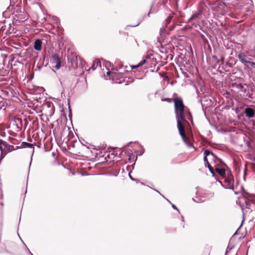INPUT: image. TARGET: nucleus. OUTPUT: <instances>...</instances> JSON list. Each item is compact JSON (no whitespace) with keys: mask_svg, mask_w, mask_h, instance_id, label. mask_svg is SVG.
Here are the masks:
<instances>
[{"mask_svg":"<svg viewBox=\"0 0 255 255\" xmlns=\"http://www.w3.org/2000/svg\"><path fill=\"white\" fill-rule=\"evenodd\" d=\"M175 110V117L177 121V128L183 141L186 143L188 146H193V145L189 143L185 137V127L184 123H187L185 120V114L184 108L176 109Z\"/></svg>","mask_w":255,"mask_h":255,"instance_id":"obj_1","label":"nucleus"},{"mask_svg":"<svg viewBox=\"0 0 255 255\" xmlns=\"http://www.w3.org/2000/svg\"><path fill=\"white\" fill-rule=\"evenodd\" d=\"M15 149L13 145H10L6 141L0 139V151L1 153L3 151L9 152Z\"/></svg>","mask_w":255,"mask_h":255,"instance_id":"obj_2","label":"nucleus"},{"mask_svg":"<svg viewBox=\"0 0 255 255\" xmlns=\"http://www.w3.org/2000/svg\"><path fill=\"white\" fill-rule=\"evenodd\" d=\"M50 62L53 64H56L54 66L56 69L58 70L61 66V61L57 53H54L50 57Z\"/></svg>","mask_w":255,"mask_h":255,"instance_id":"obj_3","label":"nucleus"},{"mask_svg":"<svg viewBox=\"0 0 255 255\" xmlns=\"http://www.w3.org/2000/svg\"><path fill=\"white\" fill-rule=\"evenodd\" d=\"M225 178L224 188L234 190V177H226Z\"/></svg>","mask_w":255,"mask_h":255,"instance_id":"obj_4","label":"nucleus"},{"mask_svg":"<svg viewBox=\"0 0 255 255\" xmlns=\"http://www.w3.org/2000/svg\"><path fill=\"white\" fill-rule=\"evenodd\" d=\"M26 147L32 148V156L31 157V161H30V165H29V167H30L32 159V155L34 152V147L33 146V144L28 143V142H27L26 141H23V142H22L20 146H17L15 147V149H17L19 148H26Z\"/></svg>","mask_w":255,"mask_h":255,"instance_id":"obj_5","label":"nucleus"},{"mask_svg":"<svg viewBox=\"0 0 255 255\" xmlns=\"http://www.w3.org/2000/svg\"><path fill=\"white\" fill-rule=\"evenodd\" d=\"M174 103V110L185 108L183 100L180 98H176L173 99Z\"/></svg>","mask_w":255,"mask_h":255,"instance_id":"obj_6","label":"nucleus"},{"mask_svg":"<svg viewBox=\"0 0 255 255\" xmlns=\"http://www.w3.org/2000/svg\"><path fill=\"white\" fill-rule=\"evenodd\" d=\"M246 117L249 119L254 118L255 116V111L252 108L246 107L244 112Z\"/></svg>","mask_w":255,"mask_h":255,"instance_id":"obj_7","label":"nucleus"},{"mask_svg":"<svg viewBox=\"0 0 255 255\" xmlns=\"http://www.w3.org/2000/svg\"><path fill=\"white\" fill-rule=\"evenodd\" d=\"M74 80L72 77H69L68 78L63 79L61 81V83L65 87H71L73 86Z\"/></svg>","mask_w":255,"mask_h":255,"instance_id":"obj_8","label":"nucleus"},{"mask_svg":"<svg viewBox=\"0 0 255 255\" xmlns=\"http://www.w3.org/2000/svg\"><path fill=\"white\" fill-rule=\"evenodd\" d=\"M237 57L243 64L248 67V63L250 60H251V58H249L247 59L246 56L242 52L239 53Z\"/></svg>","mask_w":255,"mask_h":255,"instance_id":"obj_9","label":"nucleus"},{"mask_svg":"<svg viewBox=\"0 0 255 255\" xmlns=\"http://www.w3.org/2000/svg\"><path fill=\"white\" fill-rule=\"evenodd\" d=\"M18 47L16 46L14 47L16 50L15 52L16 53V54L19 57H24V55L26 53L27 49L22 48L21 50H20V48L22 47L19 44H18Z\"/></svg>","mask_w":255,"mask_h":255,"instance_id":"obj_10","label":"nucleus"},{"mask_svg":"<svg viewBox=\"0 0 255 255\" xmlns=\"http://www.w3.org/2000/svg\"><path fill=\"white\" fill-rule=\"evenodd\" d=\"M231 86L232 88L242 92L246 91V88L241 83L234 82L231 83Z\"/></svg>","mask_w":255,"mask_h":255,"instance_id":"obj_11","label":"nucleus"},{"mask_svg":"<svg viewBox=\"0 0 255 255\" xmlns=\"http://www.w3.org/2000/svg\"><path fill=\"white\" fill-rule=\"evenodd\" d=\"M172 18V15H168L166 19L163 22V26L162 28L160 29V33L161 34V33H163L165 29V28L167 27V25L170 23L171 19Z\"/></svg>","mask_w":255,"mask_h":255,"instance_id":"obj_12","label":"nucleus"},{"mask_svg":"<svg viewBox=\"0 0 255 255\" xmlns=\"http://www.w3.org/2000/svg\"><path fill=\"white\" fill-rule=\"evenodd\" d=\"M42 40L40 39H37L34 42V49L37 51H40L42 49Z\"/></svg>","mask_w":255,"mask_h":255,"instance_id":"obj_13","label":"nucleus"},{"mask_svg":"<svg viewBox=\"0 0 255 255\" xmlns=\"http://www.w3.org/2000/svg\"><path fill=\"white\" fill-rule=\"evenodd\" d=\"M209 155H211L213 157V159L214 160L215 158H217V155L214 153L213 152H211L208 149H206L204 151V157L203 160H206L207 159V156Z\"/></svg>","mask_w":255,"mask_h":255,"instance_id":"obj_14","label":"nucleus"},{"mask_svg":"<svg viewBox=\"0 0 255 255\" xmlns=\"http://www.w3.org/2000/svg\"><path fill=\"white\" fill-rule=\"evenodd\" d=\"M68 62H70L74 68L78 67L77 57H68Z\"/></svg>","mask_w":255,"mask_h":255,"instance_id":"obj_15","label":"nucleus"},{"mask_svg":"<svg viewBox=\"0 0 255 255\" xmlns=\"http://www.w3.org/2000/svg\"><path fill=\"white\" fill-rule=\"evenodd\" d=\"M14 31V28L12 27L11 24H8V27L7 28L6 30L4 32V33H2V36H3V38H5V37L11 33H12Z\"/></svg>","mask_w":255,"mask_h":255,"instance_id":"obj_16","label":"nucleus"},{"mask_svg":"<svg viewBox=\"0 0 255 255\" xmlns=\"http://www.w3.org/2000/svg\"><path fill=\"white\" fill-rule=\"evenodd\" d=\"M215 171L219 174V175H220L222 177H225L226 169L225 168H220L219 167H216L215 168Z\"/></svg>","mask_w":255,"mask_h":255,"instance_id":"obj_17","label":"nucleus"},{"mask_svg":"<svg viewBox=\"0 0 255 255\" xmlns=\"http://www.w3.org/2000/svg\"><path fill=\"white\" fill-rule=\"evenodd\" d=\"M13 19L16 21H23L25 17H23V14H22L21 12L19 14H14L13 16Z\"/></svg>","mask_w":255,"mask_h":255,"instance_id":"obj_18","label":"nucleus"},{"mask_svg":"<svg viewBox=\"0 0 255 255\" xmlns=\"http://www.w3.org/2000/svg\"><path fill=\"white\" fill-rule=\"evenodd\" d=\"M38 62L40 63L43 67H46L48 64V61L47 60L45 59V55H43L42 57L39 59Z\"/></svg>","mask_w":255,"mask_h":255,"instance_id":"obj_19","label":"nucleus"},{"mask_svg":"<svg viewBox=\"0 0 255 255\" xmlns=\"http://www.w3.org/2000/svg\"><path fill=\"white\" fill-rule=\"evenodd\" d=\"M215 162H217L221 166L228 167L227 165L220 158L217 157V158H215L214 160Z\"/></svg>","mask_w":255,"mask_h":255,"instance_id":"obj_20","label":"nucleus"},{"mask_svg":"<svg viewBox=\"0 0 255 255\" xmlns=\"http://www.w3.org/2000/svg\"><path fill=\"white\" fill-rule=\"evenodd\" d=\"M154 190L156 191V192H157L159 194H160V195H161L163 198H164L165 199V198L164 197V196L162 195L158 190H157L156 189H154ZM166 200L171 205V206H172V208H173L174 209L176 210L179 213H180L179 209L176 207V206L175 205L173 204L167 199L166 198Z\"/></svg>","mask_w":255,"mask_h":255,"instance_id":"obj_21","label":"nucleus"},{"mask_svg":"<svg viewBox=\"0 0 255 255\" xmlns=\"http://www.w3.org/2000/svg\"><path fill=\"white\" fill-rule=\"evenodd\" d=\"M149 58H150V56L148 55H147L146 56V59H144L142 60L138 64V66H141L144 65V64H145L146 63H148V61L147 60V59H148Z\"/></svg>","mask_w":255,"mask_h":255,"instance_id":"obj_22","label":"nucleus"},{"mask_svg":"<svg viewBox=\"0 0 255 255\" xmlns=\"http://www.w3.org/2000/svg\"><path fill=\"white\" fill-rule=\"evenodd\" d=\"M196 93L197 94V98L199 99V100H198V102L199 103H200L201 104V106H202V109L204 111V115H206V112L204 110V107H203V105L202 104V99L201 97H199V92L198 91V90L197 89H196Z\"/></svg>","mask_w":255,"mask_h":255,"instance_id":"obj_23","label":"nucleus"},{"mask_svg":"<svg viewBox=\"0 0 255 255\" xmlns=\"http://www.w3.org/2000/svg\"><path fill=\"white\" fill-rule=\"evenodd\" d=\"M199 15V13H194L190 17V18L188 20V22H190V21H193V20L197 19Z\"/></svg>","mask_w":255,"mask_h":255,"instance_id":"obj_24","label":"nucleus"},{"mask_svg":"<svg viewBox=\"0 0 255 255\" xmlns=\"http://www.w3.org/2000/svg\"><path fill=\"white\" fill-rule=\"evenodd\" d=\"M100 65L101 66V62L100 61H94L93 62L92 69L94 70L96 69V68Z\"/></svg>","mask_w":255,"mask_h":255,"instance_id":"obj_25","label":"nucleus"},{"mask_svg":"<svg viewBox=\"0 0 255 255\" xmlns=\"http://www.w3.org/2000/svg\"><path fill=\"white\" fill-rule=\"evenodd\" d=\"M15 122L16 123L17 122H18L20 124V126L18 125V124H16V126H17V127L18 128H19V129H21L22 128V121L21 119H19V118H17Z\"/></svg>","mask_w":255,"mask_h":255,"instance_id":"obj_26","label":"nucleus"},{"mask_svg":"<svg viewBox=\"0 0 255 255\" xmlns=\"http://www.w3.org/2000/svg\"><path fill=\"white\" fill-rule=\"evenodd\" d=\"M244 94H243V96L248 97L250 98H252V95L250 94V92L246 89V91H244Z\"/></svg>","mask_w":255,"mask_h":255,"instance_id":"obj_27","label":"nucleus"},{"mask_svg":"<svg viewBox=\"0 0 255 255\" xmlns=\"http://www.w3.org/2000/svg\"><path fill=\"white\" fill-rule=\"evenodd\" d=\"M226 177H234L230 168L226 170Z\"/></svg>","mask_w":255,"mask_h":255,"instance_id":"obj_28","label":"nucleus"},{"mask_svg":"<svg viewBox=\"0 0 255 255\" xmlns=\"http://www.w3.org/2000/svg\"><path fill=\"white\" fill-rule=\"evenodd\" d=\"M6 29H7V26L5 24L2 25L0 28V34H1V33L4 34V32L6 30Z\"/></svg>","mask_w":255,"mask_h":255,"instance_id":"obj_29","label":"nucleus"},{"mask_svg":"<svg viewBox=\"0 0 255 255\" xmlns=\"http://www.w3.org/2000/svg\"><path fill=\"white\" fill-rule=\"evenodd\" d=\"M68 106H69V107H68V110H69L68 117L69 118L70 120L72 122V110L70 108L69 104H68Z\"/></svg>","mask_w":255,"mask_h":255,"instance_id":"obj_30","label":"nucleus"},{"mask_svg":"<svg viewBox=\"0 0 255 255\" xmlns=\"http://www.w3.org/2000/svg\"><path fill=\"white\" fill-rule=\"evenodd\" d=\"M204 163H205V166L206 167H208V169L209 168L212 167L211 165H210V164L208 162V159H207L206 160H204Z\"/></svg>","mask_w":255,"mask_h":255,"instance_id":"obj_31","label":"nucleus"},{"mask_svg":"<svg viewBox=\"0 0 255 255\" xmlns=\"http://www.w3.org/2000/svg\"><path fill=\"white\" fill-rule=\"evenodd\" d=\"M233 248H234V246H232V247H229V246H228L227 248V249H226L225 255H227V254L229 252H230L233 249Z\"/></svg>","mask_w":255,"mask_h":255,"instance_id":"obj_32","label":"nucleus"},{"mask_svg":"<svg viewBox=\"0 0 255 255\" xmlns=\"http://www.w3.org/2000/svg\"><path fill=\"white\" fill-rule=\"evenodd\" d=\"M250 65L251 67H255V62H253V61H249V63H248V66Z\"/></svg>","mask_w":255,"mask_h":255,"instance_id":"obj_33","label":"nucleus"},{"mask_svg":"<svg viewBox=\"0 0 255 255\" xmlns=\"http://www.w3.org/2000/svg\"><path fill=\"white\" fill-rule=\"evenodd\" d=\"M204 98H205V102H209L210 105L211 104L212 101L209 98H208L206 96H205Z\"/></svg>","mask_w":255,"mask_h":255,"instance_id":"obj_34","label":"nucleus"},{"mask_svg":"<svg viewBox=\"0 0 255 255\" xmlns=\"http://www.w3.org/2000/svg\"><path fill=\"white\" fill-rule=\"evenodd\" d=\"M188 119L191 122V124L193 125V118L190 113H189V115L188 116Z\"/></svg>","mask_w":255,"mask_h":255,"instance_id":"obj_35","label":"nucleus"},{"mask_svg":"<svg viewBox=\"0 0 255 255\" xmlns=\"http://www.w3.org/2000/svg\"><path fill=\"white\" fill-rule=\"evenodd\" d=\"M42 67H43V66L41 65V64L40 63H39V62H38L37 66H36V68L38 69V70L40 71Z\"/></svg>","mask_w":255,"mask_h":255,"instance_id":"obj_36","label":"nucleus"},{"mask_svg":"<svg viewBox=\"0 0 255 255\" xmlns=\"http://www.w3.org/2000/svg\"><path fill=\"white\" fill-rule=\"evenodd\" d=\"M183 75H184V77L185 78H189V75L188 74V73L187 72H185V71H182V72Z\"/></svg>","mask_w":255,"mask_h":255,"instance_id":"obj_37","label":"nucleus"},{"mask_svg":"<svg viewBox=\"0 0 255 255\" xmlns=\"http://www.w3.org/2000/svg\"><path fill=\"white\" fill-rule=\"evenodd\" d=\"M141 21V20H138V22H137V24H136L135 25H129L128 26H130V27H136V26H138V25H139V24L140 23Z\"/></svg>","mask_w":255,"mask_h":255,"instance_id":"obj_38","label":"nucleus"},{"mask_svg":"<svg viewBox=\"0 0 255 255\" xmlns=\"http://www.w3.org/2000/svg\"><path fill=\"white\" fill-rule=\"evenodd\" d=\"M247 171V165L245 166V170H244V179H245V176L246 175V172Z\"/></svg>","mask_w":255,"mask_h":255,"instance_id":"obj_39","label":"nucleus"},{"mask_svg":"<svg viewBox=\"0 0 255 255\" xmlns=\"http://www.w3.org/2000/svg\"><path fill=\"white\" fill-rule=\"evenodd\" d=\"M128 160L129 161H131V157H132V153H128Z\"/></svg>","mask_w":255,"mask_h":255,"instance_id":"obj_40","label":"nucleus"},{"mask_svg":"<svg viewBox=\"0 0 255 255\" xmlns=\"http://www.w3.org/2000/svg\"><path fill=\"white\" fill-rule=\"evenodd\" d=\"M216 180H217V181H218L219 182V183L221 184V185L223 187H224H224H225V184H224L222 183V181H221L220 180H219L218 179V178H217V179H216Z\"/></svg>","mask_w":255,"mask_h":255,"instance_id":"obj_41","label":"nucleus"},{"mask_svg":"<svg viewBox=\"0 0 255 255\" xmlns=\"http://www.w3.org/2000/svg\"><path fill=\"white\" fill-rule=\"evenodd\" d=\"M8 140L10 142L13 143V140H15V139L12 137L9 136Z\"/></svg>","mask_w":255,"mask_h":255,"instance_id":"obj_42","label":"nucleus"},{"mask_svg":"<svg viewBox=\"0 0 255 255\" xmlns=\"http://www.w3.org/2000/svg\"><path fill=\"white\" fill-rule=\"evenodd\" d=\"M212 174V176L215 178V179H217L218 178V176H217V175L215 174V172L211 173Z\"/></svg>","mask_w":255,"mask_h":255,"instance_id":"obj_43","label":"nucleus"},{"mask_svg":"<svg viewBox=\"0 0 255 255\" xmlns=\"http://www.w3.org/2000/svg\"><path fill=\"white\" fill-rule=\"evenodd\" d=\"M128 176H129V178L132 180H135V178H133L131 175H130V173H128Z\"/></svg>","mask_w":255,"mask_h":255,"instance_id":"obj_44","label":"nucleus"},{"mask_svg":"<svg viewBox=\"0 0 255 255\" xmlns=\"http://www.w3.org/2000/svg\"><path fill=\"white\" fill-rule=\"evenodd\" d=\"M153 4H153V3H152V4H151V6H150V10H149V12H148V14H147V16H149V15H150V13H151V9H152V8L153 6Z\"/></svg>","mask_w":255,"mask_h":255,"instance_id":"obj_45","label":"nucleus"},{"mask_svg":"<svg viewBox=\"0 0 255 255\" xmlns=\"http://www.w3.org/2000/svg\"><path fill=\"white\" fill-rule=\"evenodd\" d=\"M140 66H138V64L136 65H134V66H131V69H134L135 68H138Z\"/></svg>","mask_w":255,"mask_h":255,"instance_id":"obj_46","label":"nucleus"},{"mask_svg":"<svg viewBox=\"0 0 255 255\" xmlns=\"http://www.w3.org/2000/svg\"><path fill=\"white\" fill-rule=\"evenodd\" d=\"M209 171H210L211 173H212L214 172V171L213 168H212V167H211V168H209Z\"/></svg>","mask_w":255,"mask_h":255,"instance_id":"obj_47","label":"nucleus"},{"mask_svg":"<svg viewBox=\"0 0 255 255\" xmlns=\"http://www.w3.org/2000/svg\"><path fill=\"white\" fill-rule=\"evenodd\" d=\"M3 196L2 190L1 189H0V199L2 198Z\"/></svg>","mask_w":255,"mask_h":255,"instance_id":"obj_48","label":"nucleus"},{"mask_svg":"<svg viewBox=\"0 0 255 255\" xmlns=\"http://www.w3.org/2000/svg\"><path fill=\"white\" fill-rule=\"evenodd\" d=\"M0 135L1 136H5V132H0Z\"/></svg>","mask_w":255,"mask_h":255,"instance_id":"obj_49","label":"nucleus"},{"mask_svg":"<svg viewBox=\"0 0 255 255\" xmlns=\"http://www.w3.org/2000/svg\"><path fill=\"white\" fill-rule=\"evenodd\" d=\"M26 248H27V250L28 252V254L30 255H33L31 252L30 251V250L28 249V248L26 247Z\"/></svg>","mask_w":255,"mask_h":255,"instance_id":"obj_50","label":"nucleus"},{"mask_svg":"<svg viewBox=\"0 0 255 255\" xmlns=\"http://www.w3.org/2000/svg\"><path fill=\"white\" fill-rule=\"evenodd\" d=\"M166 101H167L168 102H170L171 101V99H169V98H167L166 100H165Z\"/></svg>","mask_w":255,"mask_h":255,"instance_id":"obj_51","label":"nucleus"},{"mask_svg":"<svg viewBox=\"0 0 255 255\" xmlns=\"http://www.w3.org/2000/svg\"><path fill=\"white\" fill-rule=\"evenodd\" d=\"M243 221H242V223H243ZM242 225V224H241V226L239 227V228L238 229V230H237V231L236 232H237V231H238V230L241 228V227ZM236 234H237V232H236V233H235L234 235H236Z\"/></svg>","mask_w":255,"mask_h":255,"instance_id":"obj_52","label":"nucleus"},{"mask_svg":"<svg viewBox=\"0 0 255 255\" xmlns=\"http://www.w3.org/2000/svg\"><path fill=\"white\" fill-rule=\"evenodd\" d=\"M111 73V72L110 71H107V76H109V75H110Z\"/></svg>","mask_w":255,"mask_h":255,"instance_id":"obj_53","label":"nucleus"},{"mask_svg":"<svg viewBox=\"0 0 255 255\" xmlns=\"http://www.w3.org/2000/svg\"><path fill=\"white\" fill-rule=\"evenodd\" d=\"M137 183H139L140 182V180L138 179H135V180H134Z\"/></svg>","mask_w":255,"mask_h":255,"instance_id":"obj_54","label":"nucleus"},{"mask_svg":"<svg viewBox=\"0 0 255 255\" xmlns=\"http://www.w3.org/2000/svg\"><path fill=\"white\" fill-rule=\"evenodd\" d=\"M4 156L2 155V153L0 154V158H2V159L3 158Z\"/></svg>","mask_w":255,"mask_h":255,"instance_id":"obj_55","label":"nucleus"},{"mask_svg":"<svg viewBox=\"0 0 255 255\" xmlns=\"http://www.w3.org/2000/svg\"><path fill=\"white\" fill-rule=\"evenodd\" d=\"M159 69V68L158 67V68H157V69H156L155 71H154L153 70H152V72H157L158 71Z\"/></svg>","mask_w":255,"mask_h":255,"instance_id":"obj_56","label":"nucleus"},{"mask_svg":"<svg viewBox=\"0 0 255 255\" xmlns=\"http://www.w3.org/2000/svg\"><path fill=\"white\" fill-rule=\"evenodd\" d=\"M61 112H63V115L65 116V118H66V115H65V113H64V110H61Z\"/></svg>","mask_w":255,"mask_h":255,"instance_id":"obj_57","label":"nucleus"},{"mask_svg":"<svg viewBox=\"0 0 255 255\" xmlns=\"http://www.w3.org/2000/svg\"><path fill=\"white\" fill-rule=\"evenodd\" d=\"M88 148H91V149H95V148H94V147H87Z\"/></svg>","mask_w":255,"mask_h":255,"instance_id":"obj_58","label":"nucleus"},{"mask_svg":"<svg viewBox=\"0 0 255 255\" xmlns=\"http://www.w3.org/2000/svg\"><path fill=\"white\" fill-rule=\"evenodd\" d=\"M183 29H187V27H186V26H185V27H184Z\"/></svg>","mask_w":255,"mask_h":255,"instance_id":"obj_59","label":"nucleus"},{"mask_svg":"<svg viewBox=\"0 0 255 255\" xmlns=\"http://www.w3.org/2000/svg\"><path fill=\"white\" fill-rule=\"evenodd\" d=\"M55 19H56L58 21H59V20L58 19V18H57V17H55Z\"/></svg>","mask_w":255,"mask_h":255,"instance_id":"obj_60","label":"nucleus"},{"mask_svg":"<svg viewBox=\"0 0 255 255\" xmlns=\"http://www.w3.org/2000/svg\"><path fill=\"white\" fill-rule=\"evenodd\" d=\"M182 221H184V218H183V216H182Z\"/></svg>","mask_w":255,"mask_h":255,"instance_id":"obj_61","label":"nucleus"},{"mask_svg":"<svg viewBox=\"0 0 255 255\" xmlns=\"http://www.w3.org/2000/svg\"><path fill=\"white\" fill-rule=\"evenodd\" d=\"M50 104H48V107H49H49H50Z\"/></svg>","mask_w":255,"mask_h":255,"instance_id":"obj_62","label":"nucleus"},{"mask_svg":"<svg viewBox=\"0 0 255 255\" xmlns=\"http://www.w3.org/2000/svg\"><path fill=\"white\" fill-rule=\"evenodd\" d=\"M37 147H39V148L40 147V145H37Z\"/></svg>","mask_w":255,"mask_h":255,"instance_id":"obj_63","label":"nucleus"},{"mask_svg":"<svg viewBox=\"0 0 255 255\" xmlns=\"http://www.w3.org/2000/svg\"><path fill=\"white\" fill-rule=\"evenodd\" d=\"M235 194H238V193L237 192H235Z\"/></svg>","mask_w":255,"mask_h":255,"instance_id":"obj_64","label":"nucleus"}]
</instances>
